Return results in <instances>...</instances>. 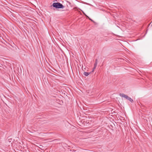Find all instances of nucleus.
<instances>
[{"label":"nucleus","instance_id":"1","mask_svg":"<svg viewBox=\"0 0 152 152\" xmlns=\"http://www.w3.org/2000/svg\"><path fill=\"white\" fill-rule=\"evenodd\" d=\"M53 6L56 8H63L64 6L60 3H54L52 5Z\"/></svg>","mask_w":152,"mask_h":152},{"label":"nucleus","instance_id":"2","mask_svg":"<svg viewBox=\"0 0 152 152\" xmlns=\"http://www.w3.org/2000/svg\"><path fill=\"white\" fill-rule=\"evenodd\" d=\"M119 95L120 96L122 97H124L127 99H128L129 97L128 96L125 95L124 94H120Z\"/></svg>","mask_w":152,"mask_h":152},{"label":"nucleus","instance_id":"3","mask_svg":"<svg viewBox=\"0 0 152 152\" xmlns=\"http://www.w3.org/2000/svg\"><path fill=\"white\" fill-rule=\"evenodd\" d=\"M90 73H88L86 72H84V75L86 76H88L90 74Z\"/></svg>","mask_w":152,"mask_h":152},{"label":"nucleus","instance_id":"4","mask_svg":"<svg viewBox=\"0 0 152 152\" xmlns=\"http://www.w3.org/2000/svg\"><path fill=\"white\" fill-rule=\"evenodd\" d=\"M128 100H129L130 102H133V100L132 99L130 98V97H129Z\"/></svg>","mask_w":152,"mask_h":152},{"label":"nucleus","instance_id":"5","mask_svg":"<svg viewBox=\"0 0 152 152\" xmlns=\"http://www.w3.org/2000/svg\"><path fill=\"white\" fill-rule=\"evenodd\" d=\"M97 63H95L94 64V68H96V67L97 65Z\"/></svg>","mask_w":152,"mask_h":152},{"label":"nucleus","instance_id":"6","mask_svg":"<svg viewBox=\"0 0 152 152\" xmlns=\"http://www.w3.org/2000/svg\"><path fill=\"white\" fill-rule=\"evenodd\" d=\"M83 13L85 14V15L86 16H87L88 18H89V19L90 20L92 21V20L91 19H90L88 16H87L84 13Z\"/></svg>","mask_w":152,"mask_h":152},{"label":"nucleus","instance_id":"7","mask_svg":"<svg viewBox=\"0 0 152 152\" xmlns=\"http://www.w3.org/2000/svg\"><path fill=\"white\" fill-rule=\"evenodd\" d=\"M97 62H98V60H97V59H96L95 60V63H97Z\"/></svg>","mask_w":152,"mask_h":152},{"label":"nucleus","instance_id":"8","mask_svg":"<svg viewBox=\"0 0 152 152\" xmlns=\"http://www.w3.org/2000/svg\"><path fill=\"white\" fill-rule=\"evenodd\" d=\"M95 68H94V67L93 68V72L94 71V69H95Z\"/></svg>","mask_w":152,"mask_h":152}]
</instances>
